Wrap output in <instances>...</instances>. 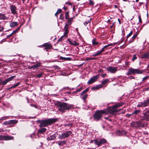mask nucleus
I'll use <instances>...</instances> for the list:
<instances>
[{"instance_id": "nucleus-1", "label": "nucleus", "mask_w": 149, "mask_h": 149, "mask_svg": "<svg viewBox=\"0 0 149 149\" xmlns=\"http://www.w3.org/2000/svg\"><path fill=\"white\" fill-rule=\"evenodd\" d=\"M73 107V106L67 103L63 102L59 103L57 105L58 111L62 113L65 112L66 110H69Z\"/></svg>"}, {"instance_id": "nucleus-2", "label": "nucleus", "mask_w": 149, "mask_h": 149, "mask_svg": "<svg viewBox=\"0 0 149 149\" xmlns=\"http://www.w3.org/2000/svg\"><path fill=\"white\" fill-rule=\"evenodd\" d=\"M58 119L56 118H51L42 120L40 121V127H45L51 125L57 121Z\"/></svg>"}, {"instance_id": "nucleus-3", "label": "nucleus", "mask_w": 149, "mask_h": 149, "mask_svg": "<svg viewBox=\"0 0 149 149\" xmlns=\"http://www.w3.org/2000/svg\"><path fill=\"white\" fill-rule=\"evenodd\" d=\"M143 72V70L138 69H133L130 68L129 69L128 72L126 73L127 75L134 74H141Z\"/></svg>"}, {"instance_id": "nucleus-4", "label": "nucleus", "mask_w": 149, "mask_h": 149, "mask_svg": "<svg viewBox=\"0 0 149 149\" xmlns=\"http://www.w3.org/2000/svg\"><path fill=\"white\" fill-rule=\"evenodd\" d=\"M105 111L104 110L97 111L94 115V120L96 121L100 120L102 117V114L105 113Z\"/></svg>"}, {"instance_id": "nucleus-5", "label": "nucleus", "mask_w": 149, "mask_h": 149, "mask_svg": "<svg viewBox=\"0 0 149 149\" xmlns=\"http://www.w3.org/2000/svg\"><path fill=\"white\" fill-rule=\"evenodd\" d=\"M116 44V43H111L110 44H109L108 45H106L105 46H104L101 49V50L100 51H98L97 52L95 53L94 54H93V56H98L100 55L101 53L103 52L104 50V49L107 48V47L112 45H115Z\"/></svg>"}, {"instance_id": "nucleus-6", "label": "nucleus", "mask_w": 149, "mask_h": 149, "mask_svg": "<svg viewBox=\"0 0 149 149\" xmlns=\"http://www.w3.org/2000/svg\"><path fill=\"white\" fill-rule=\"evenodd\" d=\"M104 110L105 111V113L106 114L110 113L112 114H113L115 112L117 111L116 109L114 108L113 106L108 107L107 109Z\"/></svg>"}, {"instance_id": "nucleus-7", "label": "nucleus", "mask_w": 149, "mask_h": 149, "mask_svg": "<svg viewBox=\"0 0 149 149\" xmlns=\"http://www.w3.org/2000/svg\"><path fill=\"white\" fill-rule=\"evenodd\" d=\"M72 132L71 131H67L65 132L62 133L60 135L58 138L60 139H64L66 137H68L71 134Z\"/></svg>"}, {"instance_id": "nucleus-8", "label": "nucleus", "mask_w": 149, "mask_h": 149, "mask_svg": "<svg viewBox=\"0 0 149 149\" xmlns=\"http://www.w3.org/2000/svg\"><path fill=\"white\" fill-rule=\"evenodd\" d=\"M95 144L97 145L98 146H99L102 144L107 142L106 139H95L94 140Z\"/></svg>"}, {"instance_id": "nucleus-9", "label": "nucleus", "mask_w": 149, "mask_h": 149, "mask_svg": "<svg viewBox=\"0 0 149 149\" xmlns=\"http://www.w3.org/2000/svg\"><path fill=\"white\" fill-rule=\"evenodd\" d=\"M149 106V98L143 102L139 103L137 107H145Z\"/></svg>"}, {"instance_id": "nucleus-10", "label": "nucleus", "mask_w": 149, "mask_h": 149, "mask_svg": "<svg viewBox=\"0 0 149 149\" xmlns=\"http://www.w3.org/2000/svg\"><path fill=\"white\" fill-rule=\"evenodd\" d=\"M99 77V75L97 74L93 76L88 81L87 83L88 84H91L96 81Z\"/></svg>"}, {"instance_id": "nucleus-11", "label": "nucleus", "mask_w": 149, "mask_h": 149, "mask_svg": "<svg viewBox=\"0 0 149 149\" xmlns=\"http://www.w3.org/2000/svg\"><path fill=\"white\" fill-rule=\"evenodd\" d=\"M143 116L141 117V119L143 120H149V110L143 113Z\"/></svg>"}, {"instance_id": "nucleus-12", "label": "nucleus", "mask_w": 149, "mask_h": 149, "mask_svg": "<svg viewBox=\"0 0 149 149\" xmlns=\"http://www.w3.org/2000/svg\"><path fill=\"white\" fill-rule=\"evenodd\" d=\"M10 8L11 10L12 13L13 15L17 14V9L15 6L13 5H11L10 6Z\"/></svg>"}, {"instance_id": "nucleus-13", "label": "nucleus", "mask_w": 149, "mask_h": 149, "mask_svg": "<svg viewBox=\"0 0 149 149\" xmlns=\"http://www.w3.org/2000/svg\"><path fill=\"white\" fill-rule=\"evenodd\" d=\"M117 67H110L107 68L109 72L112 73H115L118 70Z\"/></svg>"}, {"instance_id": "nucleus-14", "label": "nucleus", "mask_w": 149, "mask_h": 149, "mask_svg": "<svg viewBox=\"0 0 149 149\" xmlns=\"http://www.w3.org/2000/svg\"><path fill=\"white\" fill-rule=\"evenodd\" d=\"M42 46L45 47L44 49L45 50L50 49L52 47L50 44L48 43H44Z\"/></svg>"}, {"instance_id": "nucleus-15", "label": "nucleus", "mask_w": 149, "mask_h": 149, "mask_svg": "<svg viewBox=\"0 0 149 149\" xmlns=\"http://www.w3.org/2000/svg\"><path fill=\"white\" fill-rule=\"evenodd\" d=\"M132 125L135 127H139L141 125V123L140 121L133 122Z\"/></svg>"}, {"instance_id": "nucleus-16", "label": "nucleus", "mask_w": 149, "mask_h": 149, "mask_svg": "<svg viewBox=\"0 0 149 149\" xmlns=\"http://www.w3.org/2000/svg\"><path fill=\"white\" fill-rule=\"evenodd\" d=\"M0 136L1 137V139L3 140H10L13 139V137L11 136Z\"/></svg>"}, {"instance_id": "nucleus-17", "label": "nucleus", "mask_w": 149, "mask_h": 149, "mask_svg": "<svg viewBox=\"0 0 149 149\" xmlns=\"http://www.w3.org/2000/svg\"><path fill=\"white\" fill-rule=\"evenodd\" d=\"M68 40L70 45L74 46H77L78 45H79V43L76 41L71 40L69 39H68Z\"/></svg>"}, {"instance_id": "nucleus-18", "label": "nucleus", "mask_w": 149, "mask_h": 149, "mask_svg": "<svg viewBox=\"0 0 149 149\" xmlns=\"http://www.w3.org/2000/svg\"><path fill=\"white\" fill-rule=\"evenodd\" d=\"M102 85L101 84H98L94 87L92 88V90H98L99 89L102 88Z\"/></svg>"}, {"instance_id": "nucleus-19", "label": "nucleus", "mask_w": 149, "mask_h": 149, "mask_svg": "<svg viewBox=\"0 0 149 149\" xmlns=\"http://www.w3.org/2000/svg\"><path fill=\"white\" fill-rule=\"evenodd\" d=\"M18 24L17 22H12L10 24V26L11 27H14L15 26H17Z\"/></svg>"}, {"instance_id": "nucleus-20", "label": "nucleus", "mask_w": 149, "mask_h": 149, "mask_svg": "<svg viewBox=\"0 0 149 149\" xmlns=\"http://www.w3.org/2000/svg\"><path fill=\"white\" fill-rule=\"evenodd\" d=\"M7 19V17L4 14L0 13V19Z\"/></svg>"}, {"instance_id": "nucleus-21", "label": "nucleus", "mask_w": 149, "mask_h": 149, "mask_svg": "<svg viewBox=\"0 0 149 149\" xmlns=\"http://www.w3.org/2000/svg\"><path fill=\"white\" fill-rule=\"evenodd\" d=\"M123 103H118L116 104H115V105H114L113 106L116 109L117 108L119 107H120V106H122Z\"/></svg>"}, {"instance_id": "nucleus-22", "label": "nucleus", "mask_w": 149, "mask_h": 149, "mask_svg": "<svg viewBox=\"0 0 149 149\" xmlns=\"http://www.w3.org/2000/svg\"><path fill=\"white\" fill-rule=\"evenodd\" d=\"M137 35L138 34L137 33L134 35L132 37L131 40L130 41L129 43H131L132 42H133L135 39L137 37Z\"/></svg>"}, {"instance_id": "nucleus-23", "label": "nucleus", "mask_w": 149, "mask_h": 149, "mask_svg": "<svg viewBox=\"0 0 149 149\" xmlns=\"http://www.w3.org/2000/svg\"><path fill=\"white\" fill-rule=\"evenodd\" d=\"M56 143H57L59 146H63L65 143V141H62L56 142Z\"/></svg>"}, {"instance_id": "nucleus-24", "label": "nucleus", "mask_w": 149, "mask_h": 149, "mask_svg": "<svg viewBox=\"0 0 149 149\" xmlns=\"http://www.w3.org/2000/svg\"><path fill=\"white\" fill-rule=\"evenodd\" d=\"M109 81V79H105L102 81L101 85H102V86H103V85L107 83Z\"/></svg>"}, {"instance_id": "nucleus-25", "label": "nucleus", "mask_w": 149, "mask_h": 149, "mask_svg": "<svg viewBox=\"0 0 149 149\" xmlns=\"http://www.w3.org/2000/svg\"><path fill=\"white\" fill-rule=\"evenodd\" d=\"M89 90V88H86L85 90L83 91L81 93V95L82 96L83 95V94H85L86 93L88 92Z\"/></svg>"}, {"instance_id": "nucleus-26", "label": "nucleus", "mask_w": 149, "mask_h": 149, "mask_svg": "<svg viewBox=\"0 0 149 149\" xmlns=\"http://www.w3.org/2000/svg\"><path fill=\"white\" fill-rule=\"evenodd\" d=\"M10 123V124H16L18 122L17 120H9Z\"/></svg>"}, {"instance_id": "nucleus-27", "label": "nucleus", "mask_w": 149, "mask_h": 149, "mask_svg": "<svg viewBox=\"0 0 149 149\" xmlns=\"http://www.w3.org/2000/svg\"><path fill=\"white\" fill-rule=\"evenodd\" d=\"M72 21V18H68V25H70Z\"/></svg>"}, {"instance_id": "nucleus-28", "label": "nucleus", "mask_w": 149, "mask_h": 149, "mask_svg": "<svg viewBox=\"0 0 149 149\" xmlns=\"http://www.w3.org/2000/svg\"><path fill=\"white\" fill-rule=\"evenodd\" d=\"M92 44L93 45H98L99 42L95 41V39H93L92 41Z\"/></svg>"}, {"instance_id": "nucleus-29", "label": "nucleus", "mask_w": 149, "mask_h": 149, "mask_svg": "<svg viewBox=\"0 0 149 149\" xmlns=\"http://www.w3.org/2000/svg\"><path fill=\"white\" fill-rule=\"evenodd\" d=\"M56 137V135L54 134L51 135L49 138L50 140H52L55 139Z\"/></svg>"}, {"instance_id": "nucleus-30", "label": "nucleus", "mask_w": 149, "mask_h": 149, "mask_svg": "<svg viewBox=\"0 0 149 149\" xmlns=\"http://www.w3.org/2000/svg\"><path fill=\"white\" fill-rule=\"evenodd\" d=\"M61 12H62V10L60 9H58V10H57V11L56 13L55 14V16L57 17V15L58 14H59V13H61Z\"/></svg>"}, {"instance_id": "nucleus-31", "label": "nucleus", "mask_w": 149, "mask_h": 149, "mask_svg": "<svg viewBox=\"0 0 149 149\" xmlns=\"http://www.w3.org/2000/svg\"><path fill=\"white\" fill-rule=\"evenodd\" d=\"M68 31H65V32H64V33L63 35V36H62L60 38L62 39V38H63V36L66 37V36H67V34L68 33Z\"/></svg>"}, {"instance_id": "nucleus-32", "label": "nucleus", "mask_w": 149, "mask_h": 149, "mask_svg": "<svg viewBox=\"0 0 149 149\" xmlns=\"http://www.w3.org/2000/svg\"><path fill=\"white\" fill-rule=\"evenodd\" d=\"M46 130V129L45 128H42L40 130H39V132L41 133H43V132H45Z\"/></svg>"}, {"instance_id": "nucleus-33", "label": "nucleus", "mask_w": 149, "mask_h": 149, "mask_svg": "<svg viewBox=\"0 0 149 149\" xmlns=\"http://www.w3.org/2000/svg\"><path fill=\"white\" fill-rule=\"evenodd\" d=\"M82 96V95L81 96ZM88 95L87 94H84L82 95V98L83 100H85L87 98Z\"/></svg>"}, {"instance_id": "nucleus-34", "label": "nucleus", "mask_w": 149, "mask_h": 149, "mask_svg": "<svg viewBox=\"0 0 149 149\" xmlns=\"http://www.w3.org/2000/svg\"><path fill=\"white\" fill-rule=\"evenodd\" d=\"M40 63H38L34 65H33V68H36L40 66Z\"/></svg>"}, {"instance_id": "nucleus-35", "label": "nucleus", "mask_w": 149, "mask_h": 149, "mask_svg": "<svg viewBox=\"0 0 149 149\" xmlns=\"http://www.w3.org/2000/svg\"><path fill=\"white\" fill-rule=\"evenodd\" d=\"M69 25H68V24H66L65 25V26L64 27V30L65 31H68V26Z\"/></svg>"}, {"instance_id": "nucleus-36", "label": "nucleus", "mask_w": 149, "mask_h": 149, "mask_svg": "<svg viewBox=\"0 0 149 149\" xmlns=\"http://www.w3.org/2000/svg\"><path fill=\"white\" fill-rule=\"evenodd\" d=\"M91 18H90L89 20H88L87 21H86L84 22V24L86 26L89 22H90L91 21Z\"/></svg>"}, {"instance_id": "nucleus-37", "label": "nucleus", "mask_w": 149, "mask_h": 149, "mask_svg": "<svg viewBox=\"0 0 149 149\" xmlns=\"http://www.w3.org/2000/svg\"><path fill=\"white\" fill-rule=\"evenodd\" d=\"M83 88H84L82 86V87H81L79 88V89L77 90L75 92H74L76 93L77 92H79V91H81L82 90H83Z\"/></svg>"}, {"instance_id": "nucleus-38", "label": "nucleus", "mask_w": 149, "mask_h": 149, "mask_svg": "<svg viewBox=\"0 0 149 149\" xmlns=\"http://www.w3.org/2000/svg\"><path fill=\"white\" fill-rule=\"evenodd\" d=\"M9 117L8 116H3L0 119V120H6Z\"/></svg>"}, {"instance_id": "nucleus-39", "label": "nucleus", "mask_w": 149, "mask_h": 149, "mask_svg": "<svg viewBox=\"0 0 149 149\" xmlns=\"http://www.w3.org/2000/svg\"><path fill=\"white\" fill-rule=\"evenodd\" d=\"M69 16V12H67L65 13V18L66 19L68 18Z\"/></svg>"}, {"instance_id": "nucleus-40", "label": "nucleus", "mask_w": 149, "mask_h": 149, "mask_svg": "<svg viewBox=\"0 0 149 149\" xmlns=\"http://www.w3.org/2000/svg\"><path fill=\"white\" fill-rule=\"evenodd\" d=\"M140 112V110H135L133 112V114H137V113H139Z\"/></svg>"}, {"instance_id": "nucleus-41", "label": "nucleus", "mask_w": 149, "mask_h": 149, "mask_svg": "<svg viewBox=\"0 0 149 149\" xmlns=\"http://www.w3.org/2000/svg\"><path fill=\"white\" fill-rule=\"evenodd\" d=\"M3 124L4 125H6L10 124L9 121H6L3 122Z\"/></svg>"}, {"instance_id": "nucleus-42", "label": "nucleus", "mask_w": 149, "mask_h": 149, "mask_svg": "<svg viewBox=\"0 0 149 149\" xmlns=\"http://www.w3.org/2000/svg\"><path fill=\"white\" fill-rule=\"evenodd\" d=\"M148 54H144L142 56V58H148Z\"/></svg>"}, {"instance_id": "nucleus-43", "label": "nucleus", "mask_w": 149, "mask_h": 149, "mask_svg": "<svg viewBox=\"0 0 149 149\" xmlns=\"http://www.w3.org/2000/svg\"><path fill=\"white\" fill-rule=\"evenodd\" d=\"M132 33H133V31H131L130 32V33L128 35H127V36L126 37L127 38H128L130 37L132 35Z\"/></svg>"}, {"instance_id": "nucleus-44", "label": "nucleus", "mask_w": 149, "mask_h": 149, "mask_svg": "<svg viewBox=\"0 0 149 149\" xmlns=\"http://www.w3.org/2000/svg\"><path fill=\"white\" fill-rule=\"evenodd\" d=\"M64 18V17L63 16V15L62 14H61L60 15L59 18L62 20H63Z\"/></svg>"}, {"instance_id": "nucleus-45", "label": "nucleus", "mask_w": 149, "mask_h": 149, "mask_svg": "<svg viewBox=\"0 0 149 149\" xmlns=\"http://www.w3.org/2000/svg\"><path fill=\"white\" fill-rule=\"evenodd\" d=\"M89 4L90 5L93 6L94 5L93 2L91 0H89Z\"/></svg>"}, {"instance_id": "nucleus-46", "label": "nucleus", "mask_w": 149, "mask_h": 149, "mask_svg": "<svg viewBox=\"0 0 149 149\" xmlns=\"http://www.w3.org/2000/svg\"><path fill=\"white\" fill-rule=\"evenodd\" d=\"M15 77V76H11L10 77H9V78H8V79L10 81H11Z\"/></svg>"}, {"instance_id": "nucleus-47", "label": "nucleus", "mask_w": 149, "mask_h": 149, "mask_svg": "<svg viewBox=\"0 0 149 149\" xmlns=\"http://www.w3.org/2000/svg\"><path fill=\"white\" fill-rule=\"evenodd\" d=\"M42 73H41L37 75V78H40L42 77Z\"/></svg>"}, {"instance_id": "nucleus-48", "label": "nucleus", "mask_w": 149, "mask_h": 149, "mask_svg": "<svg viewBox=\"0 0 149 149\" xmlns=\"http://www.w3.org/2000/svg\"><path fill=\"white\" fill-rule=\"evenodd\" d=\"M149 77V75L144 77V78H143L142 79V81H145V80L147 79Z\"/></svg>"}, {"instance_id": "nucleus-49", "label": "nucleus", "mask_w": 149, "mask_h": 149, "mask_svg": "<svg viewBox=\"0 0 149 149\" xmlns=\"http://www.w3.org/2000/svg\"><path fill=\"white\" fill-rule=\"evenodd\" d=\"M137 57L135 55H134L133 56V58L132 59V61H134L136 59Z\"/></svg>"}, {"instance_id": "nucleus-50", "label": "nucleus", "mask_w": 149, "mask_h": 149, "mask_svg": "<svg viewBox=\"0 0 149 149\" xmlns=\"http://www.w3.org/2000/svg\"><path fill=\"white\" fill-rule=\"evenodd\" d=\"M139 22L140 23H141L142 22V20H141V15H139Z\"/></svg>"}, {"instance_id": "nucleus-51", "label": "nucleus", "mask_w": 149, "mask_h": 149, "mask_svg": "<svg viewBox=\"0 0 149 149\" xmlns=\"http://www.w3.org/2000/svg\"><path fill=\"white\" fill-rule=\"evenodd\" d=\"M0 83L1 84H2L3 85H5L7 84V83L6 82L5 80L3 81H2L1 83Z\"/></svg>"}, {"instance_id": "nucleus-52", "label": "nucleus", "mask_w": 149, "mask_h": 149, "mask_svg": "<svg viewBox=\"0 0 149 149\" xmlns=\"http://www.w3.org/2000/svg\"><path fill=\"white\" fill-rule=\"evenodd\" d=\"M98 72L99 73H102L103 72V70L102 69H99L98 70Z\"/></svg>"}, {"instance_id": "nucleus-53", "label": "nucleus", "mask_w": 149, "mask_h": 149, "mask_svg": "<svg viewBox=\"0 0 149 149\" xmlns=\"http://www.w3.org/2000/svg\"><path fill=\"white\" fill-rule=\"evenodd\" d=\"M31 106L35 108H37V106L36 105H35V104H31Z\"/></svg>"}, {"instance_id": "nucleus-54", "label": "nucleus", "mask_w": 149, "mask_h": 149, "mask_svg": "<svg viewBox=\"0 0 149 149\" xmlns=\"http://www.w3.org/2000/svg\"><path fill=\"white\" fill-rule=\"evenodd\" d=\"M17 32V30H15V31H14L12 33L13 35L15 34Z\"/></svg>"}, {"instance_id": "nucleus-55", "label": "nucleus", "mask_w": 149, "mask_h": 149, "mask_svg": "<svg viewBox=\"0 0 149 149\" xmlns=\"http://www.w3.org/2000/svg\"><path fill=\"white\" fill-rule=\"evenodd\" d=\"M13 35V34L11 33L10 34V35H8L7 36V38H9L11 36H12V35Z\"/></svg>"}, {"instance_id": "nucleus-56", "label": "nucleus", "mask_w": 149, "mask_h": 149, "mask_svg": "<svg viewBox=\"0 0 149 149\" xmlns=\"http://www.w3.org/2000/svg\"><path fill=\"white\" fill-rule=\"evenodd\" d=\"M106 75H107V74H102L101 75V76H102V77L104 78L106 77Z\"/></svg>"}, {"instance_id": "nucleus-57", "label": "nucleus", "mask_w": 149, "mask_h": 149, "mask_svg": "<svg viewBox=\"0 0 149 149\" xmlns=\"http://www.w3.org/2000/svg\"><path fill=\"white\" fill-rule=\"evenodd\" d=\"M66 4H68V5H72V4L70 2H66L65 3Z\"/></svg>"}, {"instance_id": "nucleus-58", "label": "nucleus", "mask_w": 149, "mask_h": 149, "mask_svg": "<svg viewBox=\"0 0 149 149\" xmlns=\"http://www.w3.org/2000/svg\"><path fill=\"white\" fill-rule=\"evenodd\" d=\"M4 29V28L2 26H0V32L3 31Z\"/></svg>"}, {"instance_id": "nucleus-59", "label": "nucleus", "mask_w": 149, "mask_h": 149, "mask_svg": "<svg viewBox=\"0 0 149 149\" xmlns=\"http://www.w3.org/2000/svg\"><path fill=\"white\" fill-rule=\"evenodd\" d=\"M16 87V85H14L13 86H12L10 87V88H15Z\"/></svg>"}, {"instance_id": "nucleus-60", "label": "nucleus", "mask_w": 149, "mask_h": 149, "mask_svg": "<svg viewBox=\"0 0 149 149\" xmlns=\"http://www.w3.org/2000/svg\"><path fill=\"white\" fill-rule=\"evenodd\" d=\"M115 26V23L114 22L112 24L111 26H110L111 28H112V27H113Z\"/></svg>"}, {"instance_id": "nucleus-61", "label": "nucleus", "mask_w": 149, "mask_h": 149, "mask_svg": "<svg viewBox=\"0 0 149 149\" xmlns=\"http://www.w3.org/2000/svg\"><path fill=\"white\" fill-rule=\"evenodd\" d=\"M129 79H134V78L132 76H131L129 77Z\"/></svg>"}, {"instance_id": "nucleus-62", "label": "nucleus", "mask_w": 149, "mask_h": 149, "mask_svg": "<svg viewBox=\"0 0 149 149\" xmlns=\"http://www.w3.org/2000/svg\"><path fill=\"white\" fill-rule=\"evenodd\" d=\"M129 63L128 62H127L125 63V65H126L127 66L129 65Z\"/></svg>"}, {"instance_id": "nucleus-63", "label": "nucleus", "mask_w": 149, "mask_h": 149, "mask_svg": "<svg viewBox=\"0 0 149 149\" xmlns=\"http://www.w3.org/2000/svg\"><path fill=\"white\" fill-rule=\"evenodd\" d=\"M72 124H67L66 125H67V126H72Z\"/></svg>"}, {"instance_id": "nucleus-64", "label": "nucleus", "mask_w": 149, "mask_h": 149, "mask_svg": "<svg viewBox=\"0 0 149 149\" xmlns=\"http://www.w3.org/2000/svg\"><path fill=\"white\" fill-rule=\"evenodd\" d=\"M19 84H20V83L18 82L16 84H15V85H16V87H17Z\"/></svg>"}]
</instances>
